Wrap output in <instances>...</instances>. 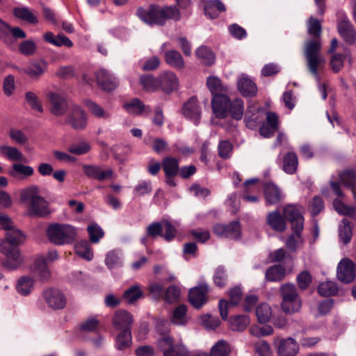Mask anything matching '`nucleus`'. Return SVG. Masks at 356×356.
Listing matches in <instances>:
<instances>
[{
    "instance_id": "obj_63",
    "label": "nucleus",
    "mask_w": 356,
    "mask_h": 356,
    "mask_svg": "<svg viewBox=\"0 0 356 356\" xmlns=\"http://www.w3.org/2000/svg\"><path fill=\"white\" fill-rule=\"evenodd\" d=\"M309 208L313 217L318 215L324 209V202L320 196H314L309 202Z\"/></svg>"
},
{
    "instance_id": "obj_39",
    "label": "nucleus",
    "mask_w": 356,
    "mask_h": 356,
    "mask_svg": "<svg viewBox=\"0 0 356 356\" xmlns=\"http://www.w3.org/2000/svg\"><path fill=\"white\" fill-rule=\"evenodd\" d=\"M195 54L200 62L207 66L212 65L216 60L213 52L207 47H200L195 51Z\"/></svg>"
},
{
    "instance_id": "obj_45",
    "label": "nucleus",
    "mask_w": 356,
    "mask_h": 356,
    "mask_svg": "<svg viewBox=\"0 0 356 356\" xmlns=\"http://www.w3.org/2000/svg\"><path fill=\"white\" fill-rule=\"evenodd\" d=\"M124 107L129 113L136 115H141L146 108V106L138 98L124 104Z\"/></svg>"
},
{
    "instance_id": "obj_41",
    "label": "nucleus",
    "mask_w": 356,
    "mask_h": 356,
    "mask_svg": "<svg viewBox=\"0 0 356 356\" xmlns=\"http://www.w3.org/2000/svg\"><path fill=\"white\" fill-rule=\"evenodd\" d=\"M140 83L143 88L150 92L159 90V76L155 77L152 74H143L140 77Z\"/></svg>"
},
{
    "instance_id": "obj_32",
    "label": "nucleus",
    "mask_w": 356,
    "mask_h": 356,
    "mask_svg": "<svg viewBox=\"0 0 356 356\" xmlns=\"http://www.w3.org/2000/svg\"><path fill=\"white\" fill-rule=\"evenodd\" d=\"M298 165L297 154L293 152H287L283 157L282 170L289 175L296 172Z\"/></svg>"
},
{
    "instance_id": "obj_51",
    "label": "nucleus",
    "mask_w": 356,
    "mask_h": 356,
    "mask_svg": "<svg viewBox=\"0 0 356 356\" xmlns=\"http://www.w3.org/2000/svg\"><path fill=\"white\" fill-rule=\"evenodd\" d=\"M75 252L82 258L90 261L93 257V254L90 245L88 241H81L75 245Z\"/></svg>"
},
{
    "instance_id": "obj_49",
    "label": "nucleus",
    "mask_w": 356,
    "mask_h": 356,
    "mask_svg": "<svg viewBox=\"0 0 356 356\" xmlns=\"http://www.w3.org/2000/svg\"><path fill=\"white\" fill-rule=\"evenodd\" d=\"M258 321L263 324L269 321L272 316L271 308L267 303H261L256 308Z\"/></svg>"
},
{
    "instance_id": "obj_55",
    "label": "nucleus",
    "mask_w": 356,
    "mask_h": 356,
    "mask_svg": "<svg viewBox=\"0 0 356 356\" xmlns=\"http://www.w3.org/2000/svg\"><path fill=\"white\" fill-rule=\"evenodd\" d=\"M85 104L95 117L104 119H107L110 117V114L108 112L105 111L102 106L91 100H86Z\"/></svg>"
},
{
    "instance_id": "obj_46",
    "label": "nucleus",
    "mask_w": 356,
    "mask_h": 356,
    "mask_svg": "<svg viewBox=\"0 0 356 356\" xmlns=\"http://www.w3.org/2000/svg\"><path fill=\"white\" fill-rule=\"evenodd\" d=\"M349 57V52L337 53L333 54L330 62L332 70L335 73L339 72L343 67L344 60Z\"/></svg>"
},
{
    "instance_id": "obj_43",
    "label": "nucleus",
    "mask_w": 356,
    "mask_h": 356,
    "mask_svg": "<svg viewBox=\"0 0 356 356\" xmlns=\"http://www.w3.org/2000/svg\"><path fill=\"white\" fill-rule=\"evenodd\" d=\"M340 181L350 188L356 200V172L354 170H346L340 175Z\"/></svg>"
},
{
    "instance_id": "obj_56",
    "label": "nucleus",
    "mask_w": 356,
    "mask_h": 356,
    "mask_svg": "<svg viewBox=\"0 0 356 356\" xmlns=\"http://www.w3.org/2000/svg\"><path fill=\"white\" fill-rule=\"evenodd\" d=\"M33 280L27 277H22L19 279L17 284V291L23 295L27 296L29 294L33 289Z\"/></svg>"
},
{
    "instance_id": "obj_23",
    "label": "nucleus",
    "mask_w": 356,
    "mask_h": 356,
    "mask_svg": "<svg viewBox=\"0 0 356 356\" xmlns=\"http://www.w3.org/2000/svg\"><path fill=\"white\" fill-rule=\"evenodd\" d=\"M182 113L186 118L193 120L196 125L198 124L201 111L197 98L193 97L184 104Z\"/></svg>"
},
{
    "instance_id": "obj_36",
    "label": "nucleus",
    "mask_w": 356,
    "mask_h": 356,
    "mask_svg": "<svg viewBox=\"0 0 356 356\" xmlns=\"http://www.w3.org/2000/svg\"><path fill=\"white\" fill-rule=\"evenodd\" d=\"M204 14L208 16L209 19H215L218 12H222L225 10V5L219 0H209L205 2L204 6Z\"/></svg>"
},
{
    "instance_id": "obj_28",
    "label": "nucleus",
    "mask_w": 356,
    "mask_h": 356,
    "mask_svg": "<svg viewBox=\"0 0 356 356\" xmlns=\"http://www.w3.org/2000/svg\"><path fill=\"white\" fill-rule=\"evenodd\" d=\"M266 222L273 230L277 232H283L286 228V224L280 213L274 211L268 213L266 216Z\"/></svg>"
},
{
    "instance_id": "obj_61",
    "label": "nucleus",
    "mask_w": 356,
    "mask_h": 356,
    "mask_svg": "<svg viewBox=\"0 0 356 356\" xmlns=\"http://www.w3.org/2000/svg\"><path fill=\"white\" fill-rule=\"evenodd\" d=\"M163 225L162 221L154 222L149 224L146 228L147 236L155 238L158 236L162 237Z\"/></svg>"
},
{
    "instance_id": "obj_6",
    "label": "nucleus",
    "mask_w": 356,
    "mask_h": 356,
    "mask_svg": "<svg viewBox=\"0 0 356 356\" xmlns=\"http://www.w3.org/2000/svg\"><path fill=\"white\" fill-rule=\"evenodd\" d=\"M49 241L56 245L72 243L75 241L76 229L67 224L54 223L47 229Z\"/></svg>"
},
{
    "instance_id": "obj_27",
    "label": "nucleus",
    "mask_w": 356,
    "mask_h": 356,
    "mask_svg": "<svg viewBox=\"0 0 356 356\" xmlns=\"http://www.w3.org/2000/svg\"><path fill=\"white\" fill-rule=\"evenodd\" d=\"M264 193L267 204H275L282 198V195L279 187L271 182H268L264 184Z\"/></svg>"
},
{
    "instance_id": "obj_30",
    "label": "nucleus",
    "mask_w": 356,
    "mask_h": 356,
    "mask_svg": "<svg viewBox=\"0 0 356 356\" xmlns=\"http://www.w3.org/2000/svg\"><path fill=\"white\" fill-rule=\"evenodd\" d=\"M33 173L34 170L31 166L24 165L20 162L14 163L8 170V175L14 178L24 179L31 177Z\"/></svg>"
},
{
    "instance_id": "obj_1",
    "label": "nucleus",
    "mask_w": 356,
    "mask_h": 356,
    "mask_svg": "<svg viewBox=\"0 0 356 356\" xmlns=\"http://www.w3.org/2000/svg\"><path fill=\"white\" fill-rule=\"evenodd\" d=\"M25 236L18 229L12 227L6 232V238L0 240V252L6 256L3 266L8 270L17 269L22 259L18 245L23 243Z\"/></svg>"
},
{
    "instance_id": "obj_17",
    "label": "nucleus",
    "mask_w": 356,
    "mask_h": 356,
    "mask_svg": "<svg viewBox=\"0 0 356 356\" xmlns=\"http://www.w3.org/2000/svg\"><path fill=\"white\" fill-rule=\"evenodd\" d=\"M337 277L343 283H350L355 277V265L348 258L343 259L337 266Z\"/></svg>"
},
{
    "instance_id": "obj_7",
    "label": "nucleus",
    "mask_w": 356,
    "mask_h": 356,
    "mask_svg": "<svg viewBox=\"0 0 356 356\" xmlns=\"http://www.w3.org/2000/svg\"><path fill=\"white\" fill-rule=\"evenodd\" d=\"M280 293L282 297L281 307L283 312L291 314L298 312L300 309L302 300L294 284H282L280 288Z\"/></svg>"
},
{
    "instance_id": "obj_19",
    "label": "nucleus",
    "mask_w": 356,
    "mask_h": 356,
    "mask_svg": "<svg viewBox=\"0 0 356 356\" xmlns=\"http://www.w3.org/2000/svg\"><path fill=\"white\" fill-rule=\"evenodd\" d=\"M42 296L47 304L53 309H60L66 305V298L63 293L56 289L45 290Z\"/></svg>"
},
{
    "instance_id": "obj_16",
    "label": "nucleus",
    "mask_w": 356,
    "mask_h": 356,
    "mask_svg": "<svg viewBox=\"0 0 356 356\" xmlns=\"http://www.w3.org/2000/svg\"><path fill=\"white\" fill-rule=\"evenodd\" d=\"M229 301L220 300L218 302V308L220 310L221 318L226 320L228 316L229 305L235 306L238 305L242 298V290L239 286H235L229 291Z\"/></svg>"
},
{
    "instance_id": "obj_40",
    "label": "nucleus",
    "mask_w": 356,
    "mask_h": 356,
    "mask_svg": "<svg viewBox=\"0 0 356 356\" xmlns=\"http://www.w3.org/2000/svg\"><path fill=\"white\" fill-rule=\"evenodd\" d=\"M250 323V318L246 315L232 316L229 319V328L234 331H243Z\"/></svg>"
},
{
    "instance_id": "obj_3",
    "label": "nucleus",
    "mask_w": 356,
    "mask_h": 356,
    "mask_svg": "<svg viewBox=\"0 0 356 356\" xmlns=\"http://www.w3.org/2000/svg\"><path fill=\"white\" fill-rule=\"evenodd\" d=\"M211 106L216 117L219 119L230 117L238 121L242 119L244 113V102L241 98L232 101L227 96H217L211 100Z\"/></svg>"
},
{
    "instance_id": "obj_11",
    "label": "nucleus",
    "mask_w": 356,
    "mask_h": 356,
    "mask_svg": "<svg viewBox=\"0 0 356 356\" xmlns=\"http://www.w3.org/2000/svg\"><path fill=\"white\" fill-rule=\"evenodd\" d=\"M209 286L205 283H200L197 286L193 287L188 292V301L195 309L201 308L208 301Z\"/></svg>"
},
{
    "instance_id": "obj_5",
    "label": "nucleus",
    "mask_w": 356,
    "mask_h": 356,
    "mask_svg": "<svg viewBox=\"0 0 356 356\" xmlns=\"http://www.w3.org/2000/svg\"><path fill=\"white\" fill-rule=\"evenodd\" d=\"M20 199L27 205L29 214L31 216L44 218L51 213L48 202L40 195V188L37 186L22 189Z\"/></svg>"
},
{
    "instance_id": "obj_21",
    "label": "nucleus",
    "mask_w": 356,
    "mask_h": 356,
    "mask_svg": "<svg viewBox=\"0 0 356 356\" xmlns=\"http://www.w3.org/2000/svg\"><path fill=\"white\" fill-rule=\"evenodd\" d=\"M159 90L165 94H170L179 86V79L176 74L170 71L165 72L159 76Z\"/></svg>"
},
{
    "instance_id": "obj_44",
    "label": "nucleus",
    "mask_w": 356,
    "mask_h": 356,
    "mask_svg": "<svg viewBox=\"0 0 356 356\" xmlns=\"http://www.w3.org/2000/svg\"><path fill=\"white\" fill-rule=\"evenodd\" d=\"M338 30L341 36L347 43H354L356 31L351 24H339Z\"/></svg>"
},
{
    "instance_id": "obj_10",
    "label": "nucleus",
    "mask_w": 356,
    "mask_h": 356,
    "mask_svg": "<svg viewBox=\"0 0 356 356\" xmlns=\"http://www.w3.org/2000/svg\"><path fill=\"white\" fill-rule=\"evenodd\" d=\"M162 169L165 175L166 184L171 187L177 186L175 177L179 172V160L175 157L166 156L162 159Z\"/></svg>"
},
{
    "instance_id": "obj_58",
    "label": "nucleus",
    "mask_w": 356,
    "mask_h": 356,
    "mask_svg": "<svg viewBox=\"0 0 356 356\" xmlns=\"http://www.w3.org/2000/svg\"><path fill=\"white\" fill-rule=\"evenodd\" d=\"M180 289L175 286H170L165 291H164L163 297L165 302L168 303H174L177 302L180 297Z\"/></svg>"
},
{
    "instance_id": "obj_34",
    "label": "nucleus",
    "mask_w": 356,
    "mask_h": 356,
    "mask_svg": "<svg viewBox=\"0 0 356 356\" xmlns=\"http://www.w3.org/2000/svg\"><path fill=\"white\" fill-rule=\"evenodd\" d=\"M165 61L170 66L176 69H182L185 66L184 58L177 50H168L164 54Z\"/></svg>"
},
{
    "instance_id": "obj_52",
    "label": "nucleus",
    "mask_w": 356,
    "mask_h": 356,
    "mask_svg": "<svg viewBox=\"0 0 356 356\" xmlns=\"http://www.w3.org/2000/svg\"><path fill=\"white\" fill-rule=\"evenodd\" d=\"M195 356H229L228 346L225 341H219L212 347L210 355L200 353Z\"/></svg>"
},
{
    "instance_id": "obj_53",
    "label": "nucleus",
    "mask_w": 356,
    "mask_h": 356,
    "mask_svg": "<svg viewBox=\"0 0 356 356\" xmlns=\"http://www.w3.org/2000/svg\"><path fill=\"white\" fill-rule=\"evenodd\" d=\"M187 307L184 305L177 307L172 314L171 321L176 325H184L186 323Z\"/></svg>"
},
{
    "instance_id": "obj_54",
    "label": "nucleus",
    "mask_w": 356,
    "mask_h": 356,
    "mask_svg": "<svg viewBox=\"0 0 356 356\" xmlns=\"http://www.w3.org/2000/svg\"><path fill=\"white\" fill-rule=\"evenodd\" d=\"M14 15L19 19L26 21V22H37L38 19L26 7H17L13 10Z\"/></svg>"
},
{
    "instance_id": "obj_25",
    "label": "nucleus",
    "mask_w": 356,
    "mask_h": 356,
    "mask_svg": "<svg viewBox=\"0 0 356 356\" xmlns=\"http://www.w3.org/2000/svg\"><path fill=\"white\" fill-rule=\"evenodd\" d=\"M98 85L106 91H112L117 86L115 78L106 70H99L95 74Z\"/></svg>"
},
{
    "instance_id": "obj_9",
    "label": "nucleus",
    "mask_w": 356,
    "mask_h": 356,
    "mask_svg": "<svg viewBox=\"0 0 356 356\" xmlns=\"http://www.w3.org/2000/svg\"><path fill=\"white\" fill-rule=\"evenodd\" d=\"M157 345L163 351V356H188L186 348L183 345L175 344L173 339L169 335L161 337Z\"/></svg>"
},
{
    "instance_id": "obj_13",
    "label": "nucleus",
    "mask_w": 356,
    "mask_h": 356,
    "mask_svg": "<svg viewBox=\"0 0 356 356\" xmlns=\"http://www.w3.org/2000/svg\"><path fill=\"white\" fill-rule=\"evenodd\" d=\"M213 232L220 237L237 240L241 238V225L236 220L232 221L227 225L217 224L213 227Z\"/></svg>"
},
{
    "instance_id": "obj_15",
    "label": "nucleus",
    "mask_w": 356,
    "mask_h": 356,
    "mask_svg": "<svg viewBox=\"0 0 356 356\" xmlns=\"http://www.w3.org/2000/svg\"><path fill=\"white\" fill-rule=\"evenodd\" d=\"M66 122L75 130L84 129L87 125L86 114L79 106L73 105L70 108Z\"/></svg>"
},
{
    "instance_id": "obj_47",
    "label": "nucleus",
    "mask_w": 356,
    "mask_h": 356,
    "mask_svg": "<svg viewBox=\"0 0 356 356\" xmlns=\"http://www.w3.org/2000/svg\"><path fill=\"white\" fill-rule=\"evenodd\" d=\"M143 296V293L138 285H134L127 289L123 293V298L129 304H134L136 300Z\"/></svg>"
},
{
    "instance_id": "obj_64",
    "label": "nucleus",
    "mask_w": 356,
    "mask_h": 356,
    "mask_svg": "<svg viewBox=\"0 0 356 356\" xmlns=\"http://www.w3.org/2000/svg\"><path fill=\"white\" fill-rule=\"evenodd\" d=\"M232 144L229 140H222L218 147V155L220 158L227 159L232 155Z\"/></svg>"
},
{
    "instance_id": "obj_8",
    "label": "nucleus",
    "mask_w": 356,
    "mask_h": 356,
    "mask_svg": "<svg viewBox=\"0 0 356 356\" xmlns=\"http://www.w3.org/2000/svg\"><path fill=\"white\" fill-rule=\"evenodd\" d=\"M283 215L286 220L291 224L292 231L298 238H301L304 228V217L301 207L296 204H288L283 209Z\"/></svg>"
},
{
    "instance_id": "obj_60",
    "label": "nucleus",
    "mask_w": 356,
    "mask_h": 356,
    "mask_svg": "<svg viewBox=\"0 0 356 356\" xmlns=\"http://www.w3.org/2000/svg\"><path fill=\"white\" fill-rule=\"evenodd\" d=\"M89 234L90 240L92 243H97L104 236V231L96 223L90 224L87 228Z\"/></svg>"
},
{
    "instance_id": "obj_50",
    "label": "nucleus",
    "mask_w": 356,
    "mask_h": 356,
    "mask_svg": "<svg viewBox=\"0 0 356 356\" xmlns=\"http://www.w3.org/2000/svg\"><path fill=\"white\" fill-rule=\"evenodd\" d=\"M318 293L324 297L335 296L338 292L337 284L331 281L323 282L318 287Z\"/></svg>"
},
{
    "instance_id": "obj_2",
    "label": "nucleus",
    "mask_w": 356,
    "mask_h": 356,
    "mask_svg": "<svg viewBox=\"0 0 356 356\" xmlns=\"http://www.w3.org/2000/svg\"><path fill=\"white\" fill-rule=\"evenodd\" d=\"M321 24H309L308 32L313 35L315 40H309L306 43L305 56L307 60V67L309 72L315 76L318 77V68L325 63L320 55L321 43L320 36L321 34Z\"/></svg>"
},
{
    "instance_id": "obj_62",
    "label": "nucleus",
    "mask_w": 356,
    "mask_h": 356,
    "mask_svg": "<svg viewBox=\"0 0 356 356\" xmlns=\"http://www.w3.org/2000/svg\"><path fill=\"white\" fill-rule=\"evenodd\" d=\"M296 281L299 289L300 290H305L312 283V277L309 271L304 270L298 275Z\"/></svg>"
},
{
    "instance_id": "obj_29",
    "label": "nucleus",
    "mask_w": 356,
    "mask_h": 356,
    "mask_svg": "<svg viewBox=\"0 0 356 356\" xmlns=\"http://www.w3.org/2000/svg\"><path fill=\"white\" fill-rule=\"evenodd\" d=\"M238 90L243 97H254L257 93L255 83L248 77L241 78L237 83Z\"/></svg>"
},
{
    "instance_id": "obj_37",
    "label": "nucleus",
    "mask_w": 356,
    "mask_h": 356,
    "mask_svg": "<svg viewBox=\"0 0 356 356\" xmlns=\"http://www.w3.org/2000/svg\"><path fill=\"white\" fill-rule=\"evenodd\" d=\"M286 275V269L282 265H275L269 267L265 274L266 280L268 282H280Z\"/></svg>"
},
{
    "instance_id": "obj_59",
    "label": "nucleus",
    "mask_w": 356,
    "mask_h": 356,
    "mask_svg": "<svg viewBox=\"0 0 356 356\" xmlns=\"http://www.w3.org/2000/svg\"><path fill=\"white\" fill-rule=\"evenodd\" d=\"M162 225L165 233L163 232L162 237L167 241H172L177 236V229L172 222L168 220H163Z\"/></svg>"
},
{
    "instance_id": "obj_22",
    "label": "nucleus",
    "mask_w": 356,
    "mask_h": 356,
    "mask_svg": "<svg viewBox=\"0 0 356 356\" xmlns=\"http://www.w3.org/2000/svg\"><path fill=\"white\" fill-rule=\"evenodd\" d=\"M12 37L15 38H25V32L19 27H12L9 24H0V39L5 43L12 42Z\"/></svg>"
},
{
    "instance_id": "obj_33",
    "label": "nucleus",
    "mask_w": 356,
    "mask_h": 356,
    "mask_svg": "<svg viewBox=\"0 0 356 356\" xmlns=\"http://www.w3.org/2000/svg\"><path fill=\"white\" fill-rule=\"evenodd\" d=\"M43 38L47 42L56 47L65 46L66 47H72L73 46V42L72 40L67 37L61 34L55 35L51 32H47L44 34Z\"/></svg>"
},
{
    "instance_id": "obj_31",
    "label": "nucleus",
    "mask_w": 356,
    "mask_h": 356,
    "mask_svg": "<svg viewBox=\"0 0 356 356\" xmlns=\"http://www.w3.org/2000/svg\"><path fill=\"white\" fill-rule=\"evenodd\" d=\"M0 156L15 163L22 162L24 160V156L19 149L15 147L6 145H0Z\"/></svg>"
},
{
    "instance_id": "obj_42",
    "label": "nucleus",
    "mask_w": 356,
    "mask_h": 356,
    "mask_svg": "<svg viewBox=\"0 0 356 356\" xmlns=\"http://www.w3.org/2000/svg\"><path fill=\"white\" fill-rule=\"evenodd\" d=\"M132 344L131 331L120 332L115 338V347L118 350H124Z\"/></svg>"
},
{
    "instance_id": "obj_38",
    "label": "nucleus",
    "mask_w": 356,
    "mask_h": 356,
    "mask_svg": "<svg viewBox=\"0 0 356 356\" xmlns=\"http://www.w3.org/2000/svg\"><path fill=\"white\" fill-rule=\"evenodd\" d=\"M259 179L256 178L246 180L244 185V193L245 195L243 196L244 200L251 202H257L259 198L256 195H250L248 193H253L259 191V186L257 185Z\"/></svg>"
},
{
    "instance_id": "obj_35",
    "label": "nucleus",
    "mask_w": 356,
    "mask_h": 356,
    "mask_svg": "<svg viewBox=\"0 0 356 356\" xmlns=\"http://www.w3.org/2000/svg\"><path fill=\"white\" fill-rule=\"evenodd\" d=\"M207 85L213 95L212 99L217 96H226L223 94L227 90L226 88L222 83L221 80L217 76H209L207 80Z\"/></svg>"
},
{
    "instance_id": "obj_26",
    "label": "nucleus",
    "mask_w": 356,
    "mask_h": 356,
    "mask_svg": "<svg viewBox=\"0 0 356 356\" xmlns=\"http://www.w3.org/2000/svg\"><path fill=\"white\" fill-rule=\"evenodd\" d=\"M299 351V345L296 341L289 337L280 340L277 346L278 356H296Z\"/></svg>"
},
{
    "instance_id": "obj_57",
    "label": "nucleus",
    "mask_w": 356,
    "mask_h": 356,
    "mask_svg": "<svg viewBox=\"0 0 356 356\" xmlns=\"http://www.w3.org/2000/svg\"><path fill=\"white\" fill-rule=\"evenodd\" d=\"M213 280L215 285L219 288H223L226 285L227 275L224 267L218 266L216 269Z\"/></svg>"
},
{
    "instance_id": "obj_24",
    "label": "nucleus",
    "mask_w": 356,
    "mask_h": 356,
    "mask_svg": "<svg viewBox=\"0 0 356 356\" xmlns=\"http://www.w3.org/2000/svg\"><path fill=\"white\" fill-rule=\"evenodd\" d=\"M47 63L44 60H35L30 63L22 71L31 79H38L47 70Z\"/></svg>"
},
{
    "instance_id": "obj_4",
    "label": "nucleus",
    "mask_w": 356,
    "mask_h": 356,
    "mask_svg": "<svg viewBox=\"0 0 356 356\" xmlns=\"http://www.w3.org/2000/svg\"><path fill=\"white\" fill-rule=\"evenodd\" d=\"M136 15L143 22H161L166 20L179 19V11L176 6H161L158 4H150L147 8L139 7Z\"/></svg>"
},
{
    "instance_id": "obj_12",
    "label": "nucleus",
    "mask_w": 356,
    "mask_h": 356,
    "mask_svg": "<svg viewBox=\"0 0 356 356\" xmlns=\"http://www.w3.org/2000/svg\"><path fill=\"white\" fill-rule=\"evenodd\" d=\"M83 172L88 178L98 181L111 179L114 175V171L111 168L102 169L100 165L95 164L83 165Z\"/></svg>"
},
{
    "instance_id": "obj_18",
    "label": "nucleus",
    "mask_w": 356,
    "mask_h": 356,
    "mask_svg": "<svg viewBox=\"0 0 356 356\" xmlns=\"http://www.w3.org/2000/svg\"><path fill=\"white\" fill-rule=\"evenodd\" d=\"M133 322L134 318L132 314L122 309L116 311L112 319L113 327L120 332L131 331V328Z\"/></svg>"
},
{
    "instance_id": "obj_48",
    "label": "nucleus",
    "mask_w": 356,
    "mask_h": 356,
    "mask_svg": "<svg viewBox=\"0 0 356 356\" xmlns=\"http://www.w3.org/2000/svg\"><path fill=\"white\" fill-rule=\"evenodd\" d=\"M343 226H340L339 229V236L340 241L346 245L350 243L352 238V229L350 226V222L348 219L343 218L342 220Z\"/></svg>"
},
{
    "instance_id": "obj_20",
    "label": "nucleus",
    "mask_w": 356,
    "mask_h": 356,
    "mask_svg": "<svg viewBox=\"0 0 356 356\" xmlns=\"http://www.w3.org/2000/svg\"><path fill=\"white\" fill-rule=\"evenodd\" d=\"M47 97L50 105V111L52 114L61 116L66 113L69 106L63 96L56 92H50Z\"/></svg>"
},
{
    "instance_id": "obj_14",
    "label": "nucleus",
    "mask_w": 356,
    "mask_h": 356,
    "mask_svg": "<svg viewBox=\"0 0 356 356\" xmlns=\"http://www.w3.org/2000/svg\"><path fill=\"white\" fill-rule=\"evenodd\" d=\"M58 257V255L57 251L51 250L48 252L46 259L44 257H40L35 260L34 271L38 275L42 282L47 281L51 276V272L48 268L47 260L54 261L56 260Z\"/></svg>"
}]
</instances>
